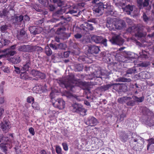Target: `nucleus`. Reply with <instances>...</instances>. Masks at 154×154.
Here are the masks:
<instances>
[{"label":"nucleus","instance_id":"nucleus-1","mask_svg":"<svg viewBox=\"0 0 154 154\" xmlns=\"http://www.w3.org/2000/svg\"><path fill=\"white\" fill-rule=\"evenodd\" d=\"M57 82L61 87L66 88L69 90L66 95L67 97L77 100V96L75 95L74 96L71 93L76 90L75 87L77 84V80L75 79L74 76L73 74L69 75L65 79L58 80Z\"/></svg>","mask_w":154,"mask_h":154},{"label":"nucleus","instance_id":"nucleus-2","mask_svg":"<svg viewBox=\"0 0 154 154\" xmlns=\"http://www.w3.org/2000/svg\"><path fill=\"white\" fill-rule=\"evenodd\" d=\"M125 23L123 20H117L114 18L108 17L107 19L106 26L110 30L122 29L125 27Z\"/></svg>","mask_w":154,"mask_h":154},{"label":"nucleus","instance_id":"nucleus-3","mask_svg":"<svg viewBox=\"0 0 154 154\" xmlns=\"http://www.w3.org/2000/svg\"><path fill=\"white\" fill-rule=\"evenodd\" d=\"M131 136L129 141L130 146L134 150L136 151H141L143 147L141 141L142 138L133 133H131Z\"/></svg>","mask_w":154,"mask_h":154},{"label":"nucleus","instance_id":"nucleus-4","mask_svg":"<svg viewBox=\"0 0 154 154\" xmlns=\"http://www.w3.org/2000/svg\"><path fill=\"white\" fill-rule=\"evenodd\" d=\"M109 2H99L97 5H95L92 8L93 13L96 16H99L101 15L103 13L104 9H106L109 6Z\"/></svg>","mask_w":154,"mask_h":154},{"label":"nucleus","instance_id":"nucleus-5","mask_svg":"<svg viewBox=\"0 0 154 154\" xmlns=\"http://www.w3.org/2000/svg\"><path fill=\"white\" fill-rule=\"evenodd\" d=\"M64 23V22L61 21L54 26L55 27H57L62 25V26L57 29V33L58 34H62V35L63 36V38L64 39L68 38L70 35V33H66L64 32L66 30V28L64 26L65 25Z\"/></svg>","mask_w":154,"mask_h":154},{"label":"nucleus","instance_id":"nucleus-6","mask_svg":"<svg viewBox=\"0 0 154 154\" xmlns=\"http://www.w3.org/2000/svg\"><path fill=\"white\" fill-rule=\"evenodd\" d=\"M11 128L10 121L7 117H4L0 123V130H2L4 133H6L9 131Z\"/></svg>","mask_w":154,"mask_h":154},{"label":"nucleus","instance_id":"nucleus-7","mask_svg":"<svg viewBox=\"0 0 154 154\" xmlns=\"http://www.w3.org/2000/svg\"><path fill=\"white\" fill-rule=\"evenodd\" d=\"M16 46V45H13L11 47V49H6L3 50V51L4 52V54L1 55L0 56V57H8L9 56H13L16 54L17 53L16 52L12 50L15 49Z\"/></svg>","mask_w":154,"mask_h":154},{"label":"nucleus","instance_id":"nucleus-8","mask_svg":"<svg viewBox=\"0 0 154 154\" xmlns=\"http://www.w3.org/2000/svg\"><path fill=\"white\" fill-rule=\"evenodd\" d=\"M18 51L22 52H31L35 50V48L33 46L29 45H22L17 47Z\"/></svg>","mask_w":154,"mask_h":154},{"label":"nucleus","instance_id":"nucleus-9","mask_svg":"<svg viewBox=\"0 0 154 154\" xmlns=\"http://www.w3.org/2000/svg\"><path fill=\"white\" fill-rule=\"evenodd\" d=\"M79 28L81 29L84 31L85 33V35L88 31H92L94 29L92 24L87 22H84L83 23L80 25Z\"/></svg>","mask_w":154,"mask_h":154},{"label":"nucleus","instance_id":"nucleus-10","mask_svg":"<svg viewBox=\"0 0 154 154\" xmlns=\"http://www.w3.org/2000/svg\"><path fill=\"white\" fill-rule=\"evenodd\" d=\"M110 41L112 44L120 45L124 42L123 39L119 35H117L112 37L110 40Z\"/></svg>","mask_w":154,"mask_h":154},{"label":"nucleus","instance_id":"nucleus-11","mask_svg":"<svg viewBox=\"0 0 154 154\" xmlns=\"http://www.w3.org/2000/svg\"><path fill=\"white\" fill-rule=\"evenodd\" d=\"M53 105L55 107L60 109H63L65 107V102L61 99H58L55 102L53 103Z\"/></svg>","mask_w":154,"mask_h":154},{"label":"nucleus","instance_id":"nucleus-12","mask_svg":"<svg viewBox=\"0 0 154 154\" xmlns=\"http://www.w3.org/2000/svg\"><path fill=\"white\" fill-rule=\"evenodd\" d=\"M97 122V120L96 118L92 116H90L87 118L85 123L89 126H92L96 125Z\"/></svg>","mask_w":154,"mask_h":154},{"label":"nucleus","instance_id":"nucleus-13","mask_svg":"<svg viewBox=\"0 0 154 154\" xmlns=\"http://www.w3.org/2000/svg\"><path fill=\"white\" fill-rule=\"evenodd\" d=\"M142 112L143 115L146 116L148 119H151L154 117V113L147 108H143L142 109Z\"/></svg>","mask_w":154,"mask_h":154},{"label":"nucleus","instance_id":"nucleus-14","mask_svg":"<svg viewBox=\"0 0 154 154\" xmlns=\"http://www.w3.org/2000/svg\"><path fill=\"white\" fill-rule=\"evenodd\" d=\"M148 143L147 150L149 153H152L154 152V139L151 138L148 140Z\"/></svg>","mask_w":154,"mask_h":154},{"label":"nucleus","instance_id":"nucleus-15","mask_svg":"<svg viewBox=\"0 0 154 154\" xmlns=\"http://www.w3.org/2000/svg\"><path fill=\"white\" fill-rule=\"evenodd\" d=\"M135 29L137 32L135 34V36L138 38H141L145 36V35L143 32V28L142 26H138L136 27Z\"/></svg>","mask_w":154,"mask_h":154},{"label":"nucleus","instance_id":"nucleus-16","mask_svg":"<svg viewBox=\"0 0 154 154\" xmlns=\"http://www.w3.org/2000/svg\"><path fill=\"white\" fill-rule=\"evenodd\" d=\"M100 50L99 48L94 45H92L88 46V51L91 54H97L99 51Z\"/></svg>","mask_w":154,"mask_h":154},{"label":"nucleus","instance_id":"nucleus-17","mask_svg":"<svg viewBox=\"0 0 154 154\" xmlns=\"http://www.w3.org/2000/svg\"><path fill=\"white\" fill-rule=\"evenodd\" d=\"M29 30L31 33L33 35H36L40 33L42 29L39 27H36L35 26H31L29 28Z\"/></svg>","mask_w":154,"mask_h":154},{"label":"nucleus","instance_id":"nucleus-18","mask_svg":"<svg viewBox=\"0 0 154 154\" xmlns=\"http://www.w3.org/2000/svg\"><path fill=\"white\" fill-rule=\"evenodd\" d=\"M131 133H133L129 131H128L127 133L125 132L122 133V134L120 136L121 140L123 142H125L127 140L129 137V134L131 135Z\"/></svg>","mask_w":154,"mask_h":154},{"label":"nucleus","instance_id":"nucleus-19","mask_svg":"<svg viewBox=\"0 0 154 154\" xmlns=\"http://www.w3.org/2000/svg\"><path fill=\"white\" fill-rule=\"evenodd\" d=\"M132 98L130 97H123L119 98L118 99V102L120 104H123L126 103L128 100H132Z\"/></svg>","mask_w":154,"mask_h":154},{"label":"nucleus","instance_id":"nucleus-20","mask_svg":"<svg viewBox=\"0 0 154 154\" xmlns=\"http://www.w3.org/2000/svg\"><path fill=\"white\" fill-rule=\"evenodd\" d=\"M26 71H24V72H21L20 75V78L25 80H31L32 78L29 76L28 73Z\"/></svg>","mask_w":154,"mask_h":154},{"label":"nucleus","instance_id":"nucleus-21","mask_svg":"<svg viewBox=\"0 0 154 154\" xmlns=\"http://www.w3.org/2000/svg\"><path fill=\"white\" fill-rule=\"evenodd\" d=\"M122 9L124 11L126 12L128 14H130L131 12L133 10V7L132 5H127L125 8H123Z\"/></svg>","mask_w":154,"mask_h":154},{"label":"nucleus","instance_id":"nucleus-22","mask_svg":"<svg viewBox=\"0 0 154 154\" xmlns=\"http://www.w3.org/2000/svg\"><path fill=\"white\" fill-rule=\"evenodd\" d=\"M24 17L22 15H20L19 16H16L15 18V21L14 23L15 25H20L21 22L23 20Z\"/></svg>","mask_w":154,"mask_h":154},{"label":"nucleus","instance_id":"nucleus-23","mask_svg":"<svg viewBox=\"0 0 154 154\" xmlns=\"http://www.w3.org/2000/svg\"><path fill=\"white\" fill-rule=\"evenodd\" d=\"M78 104V113L82 116L85 115L87 111L82 106L80 107Z\"/></svg>","mask_w":154,"mask_h":154},{"label":"nucleus","instance_id":"nucleus-24","mask_svg":"<svg viewBox=\"0 0 154 154\" xmlns=\"http://www.w3.org/2000/svg\"><path fill=\"white\" fill-rule=\"evenodd\" d=\"M31 66V62L29 60H27L25 63L23 65V66L21 67L23 71H28Z\"/></svg>","mask_w":154,"mask_h":154},{"label":"nucleus","instance_id":"nucleus-25","mask_svg":"<svg viewBox=\"0 0 154 154\" xmlns=\"http://www.w3.org/2000/svg\"><path fill=\"white\" fill-rule=\"evenodd\" d=\"M25 32L24 30H21L17 35V39L19 40H22L25 37Z\"/></svg>","mask_w":154,"mask_h":154},{"label":"nucleus","instance_id":"nucleus-26","mask_svg":"<svg viewBox=\"0 0 154 154\" xmlns=\"http://www.w3.org/2000/svg\"><path fill=\"white\" fill-rule=\"evenodd\" d=\"M102 37L101 36L94 35L91 37L92 41L97 43H100L101 41Z\"/></svg>","mask_w":154,"mask_h":154},{"label":"nucleus","instance_id":"nucleus-27","mask_svg":"<svg viewBox=\"0 0 154 154\" xmlns=\"http://www.w3.org/2000/svg\"><path fill=\"white\" fill-rule=\"evenodd\" d=\"M45 52L48 56H50L52 54V51L48 45L45 46Z\"/></svg>","mask_w":154,"mask_h":154},{"label":"nucleus","instance_id":"nucleus-28","mask_svg":"<svg viewBox=\"0 0 154 154\" xmlns=\"http://www.w3.org/2000/svg\"><path fill=\"white\" fill-rule=\"evenodd\" d=\"M11 60L14 64H17L20 62L21 59L19 56H15L12 58Z\"/></svg>","mask_w":154,"mask_h":154},{"label":"nucleus","instance_id":"nucleus-29","mask_svg":"<svg viewBox=\"0 0 154 154\" xmlns=\"http://www.w3.org/2000/svg\"><path fill=\"white\" fill-rule=\"evenodd\" d=\"M146 124L149 127H151L154 126V120L150 119H147L146 121Z\"/></svg>","mask_w":154,"mask_h":154},{"label":"nucleus","instance_id":"nucleus-30","mask_svg":"<svg viewBox=\"0 0 154 154\" xmlns=\"http://www.w3.org/2000/svg\"><path fill=\"white\" fill-rule=\"evenodd\" d=\"M132 97L134 99V100L137 102H142L144 100V97H138L136 96H133Z\"/></svg>","mask_w":154,"mask_h":154},{"label":"nucleus","instance_id":"nucleus-31","mask_svg":"<svg viewBox=\"0 0 154 154\" xmlns=\"http://www.w3.org/2000/svg\"><path fill=\"white\" fill-rule=\"evenodd\" d=\"M53 2L57 4V6L59 7H62L64 5V3L61 0H53Z\"/></svg>","mask_w":154,"mask_h":154},{"label":"nucleus","instance_id":"nucleus-32","mask_svg":"<svg viewBox=\"0 0 154 154\" xmlns=\"http://www.w3.org/2000/svg\"><path fill=\"white\" fill-rule=\"evenodd\" d=\"M55 147L56 152L57 154H63L62 149L59 146L57 145Z\"/></svg>","mask_w":154,"mask_h":154},{"label":"nucleus","instance_id":"nucleus-33","mask_svg":"<svg viewBox=\"0 0 154 154\" xmlns=\"http://www.w3.org/2000/svg\"><path fill=\"white\" fill-rule=\"evenodd\" d=\"M136 71V70L134 68L129 69L126 71V75L134 73Z\"/></svg>","mask_w":154,"mask_h":154},{"label":"nucleus","instance_id":"nucleus-34","mask_svg":"<svg viewBox=\"0 0 154 154\" xmlns=\"http://www.w3.org/2000/svg\"><path fill=\"white\" fill-rule=\"evenodd\" d=\"M140 56L141 57L146 59L148 58L147 56V53L145 51L142 50L141 54H140Z\"/></svg>","mask_w":154,"mask_h":154},{"label":"nucleus","instance_id":"nucleus-35","mask_svg":"<svg viewBox=\"0 0 154 154\" xmlns=\"http://www.w3.org/2000/svg\"><path fill=\"white\" fill-rule=\"evenodd\" d=\"M1 140L3 142V143H6L7 144L10 143V140L8 137H3Z\"/></svg>","mask_w":154,"mask_h":154},{"label":"nucleus","instance_id":"nucleus-36","mask_svg":"<svg viewBox=\"0 0 154 154\" xmlns=\"http://www.w3.org/2000/svg\"><path fill=\"white\" fill-rule=\"evenodd\" d=\"M10 42V40L6 39H2L0 41V43L5 46L8 45Z\"/></svg>","mask_w":154,"mask_h":154},{"label":"nucleus","instance_id":"nucleus-37","mask_svg":"<svg viewBox=\"0 0 154 154\" xmlns=\"http://www.w3.org/2000/svg\"><path fill=\"white\" fill-rule=\"evenodd\" d=\"M39 72V71L35 70L34 69L32 70L30 72V74L33 76L37 78L38 74Z\"/></svg>","mask_w":154,"mask_h":154},{"label":"nucleus","instance_id":"nucleus-38","mask_svg":"<svg viewBox=\"0 0 154 154\" xmlns=\"http://www.w3.org/2000/svg\"><path fill=\"white\" fill-rule=\"evenodd\" d=\"M32 106L35 110H38L39 109V106L37 102H33L32 103Z\"/></svg>","mask_w":154,"mask_h":154},{"label":"nucleus","instance_id":"nucleus-39","mask_svg":"<svg viewBox=\"0 0 154 154\" xmlns=\"http://www.w3.org/2000/svg\"><path fill=\"white\" fill-rule=\"evenodd\" d=\"M58 49H64L66 48V45L65 44L60 43L57 44Z\"/></svg>","mask_w":154,"mask_h":154},{"label":"nucleus","instance_id":"nucleus-40","mask_svg":"<svg viewBox=\"0 0 154 154\" xmlns=\"http://www.w3.org/2000/svg\"><path fill=\"white\" fill-rule=\"evenodd\" d=\"M71 109L73 112H76L77 111V104L75 103L72 104Z\"/></svg>","mask_w":154,"mask_h":154},{"label":"nucleus","instance_id":"nucleus-41","mask_svg":"<svg viewBox=\"0 0 154 154\" xmlns=\"http://www.w3.org/2000/svg\"><path fill=\"white\" fill-rule=\"evenodd\" d=\"M126 104L127 106H133L135 104V102L131 100H128Z\"/></svg>","mask_w":154,"mask_h":154},{"label":"nucleus","instance_id":"nucleus-42","mask_svg":"<svg viewBox=\"0 0 154 154\" xmlns=\"http://www.w3.org/2000/svg\"><path fill=\"white\" fill-rule=\"evenodd\" d=\"M112 85V84H109L106 85H103L101 86L102 88L104 91H106L108 90L110 87Z\"/></svg>","mask_w":154,"mask_h":154},{"label":"nucleus","instance_id":"nucleus-43","mask_svg":"<svg viewBox=\"0 0 154 154\" xmlns=\"http://www.w3.org/2000/svg\"><path fill=\"white\" fill-rule=\"evenodd\" d=\"M14 68L15 69V71L16 72V73L18 74H19L20 73H21V72H22V71H23V69H22V67L21 68H20L19 67L14 66Z\"/></svg>","mask_w":154,"mask_h":154},{"label":"nucleus","instance_id":"nucleus-44","mask_svg":"<svg viewBox=\"0 0 154 154\" xmlns=\"http://www.w3.org/2000/svg\"><path fill=\"white\" fill-rule=\"evenodd\" d=\"M8 26L6 25L2 26L0 27V30L2 32H5L7 30Z\"/></svg>","mask_w":154,"mask_h":154},{"label":"nucleus","instance_id":"nucleus-45","mask_svg":"<svg viewBox=\"0 0 154 154\" xmlns=\"http://www.w3.org/2000/svg\"><path fill=\"white\" fill-rule=\"evenodd\" d=\"M80 83V84L81 85H82V86L85 87V89H86L88 91L89 90V88L88 87V84L86 82H82Z\"/></svg>","mask_w":154,"mask_h":154},{"label":"nucleus","instance_id":"nucleus-46","mask_svg":"<svg viewBox=\"0 0 154 154\" xmlns=\"http://www.w3.org/2000/svg\"><path fill=\"white\" fill-rule=\"evenodd\" d=\"M45 75L44 73L39 71L37 78L43 79L45 78Z\"/></svg>","mask_w":154,"mask_h":154},{"label":"nucleus","instance_id":"nucleus-47","mask_svg":"<svg viewBox=\"0 0 154 154\" xmlns=\"http://www.w3.org/2000/svg\"><path fill=\"white\" fill-rule=\"evenodd\" d=\"M34 101V98L32 96H29L27 98V101L28 103H31L32 102L33 103Z\"/></svg>","mask_w":154,"mask_h":154},{"label":"nucleus","instance_id":"nucleus-48","mask_svg":"<svg viewBox=\"0 0 154 154\" xmlns=\"http://www.w3.org/2000/svg\"><path fill=\"white\" fill-rule=\"evenodd\" d=\"M105 150L107 152H106L107 154H115L113 151L108 147L106 148Z\"/></svg>","mask_w":154,"mask_h":154},{"label":"nucleus","instance_id":"nucleus-49","mask_svg":"<svg viewBox=\"0 0 154 154\" xmlns=\"http://www.w3.org/2000/svg\"><path fill=\"white\" fill-rule=\"evenodd\" d=\"M107 40L106 38H102L101 41L100 42V43H101V44L103 45L105 47H107Z\"/></svg>","mask_w":154,"mask_h":154},{"label":"nucleus","instance_id":"nucleus-50","mask_svg":"<svg viewBox=\"0 0 154 154\" xmlns=\"http://www.w3.org/2000/svg\"><path fill=\"white\" fill-rule=\"evenodd\" d=\"M149 0H144V2H142V6L143 7H146L149 5Z\"/></svg>","mask_w":154,"mask_h":154},{"label":"nucleus","instance_id":"nucleus-51","mask_svg":"<svg viewBox=\"0 0 154 154\" xmlns=\"http://www.w3.org/2000/svg\"><path fill=\"white\" fill-rule=\"evenodd\" d=\"M1 69L5 72L8 73L10 72V69L8 67H1Z\"/></svg>","mask_w":154,"mask_h":154},{"label":"nucleus","instance_id":"nucleus-52","mask_svg":"<svg viewBox=\"0 0 154 154\" xmlns=\"http://www.w3.org/2000/svg\"><path fill=\"white\" fill-rule=\"evenodd\" d=\"M120 81L123 82H130L131 80L129 79H126L124 78H121L120 79Z\"/></svg>","mask_w":154,"mask_h":154},{"label":"nucleus","instance_id":"nucleus-53","mask_svg":"<svg viewBox=\"0 0 154 154\" xmlns=\"http://www.w3.org/2000/svg\"><path fill=\"white\" fill-rule=\"evenodd\" d=\"M62 145L63 149L65 151H67L68 150V147L66 143H62Z\"/></svg>","mask_w":154,"mask_h":154},{"label":"nucleus","instance_id":"nucleus-54","mask_svg":"<svg viewBox=\"0 0 154 154\" xmlns=\"http://www.w3.org/2000/svg\"><path fill=\"white\" fill-rule=\"evenodd\" d=\"M63 6V8H62V9L59 10L57 11V14H62L65 12V10L64 7Z\"/></svg>","mask_w":154,"mask_h":154},{"label":"nucleus","instance_id":"nucleus-55","mask_svg":"<svg viewBox=\"0 0 154 154\" xmlns=\"http://www.w3.org/2000/svg\"><path fill=\"white\" fill-rule=\"evenodd\" d=\"M7 14V12L5 10H3L2 13L0 11V17H2L3 16H6Z\"/></svg>","mask_w":154,"mask_h":154},{"label":"nucleus","instance_id":"nucleus-56","mask_svg":"<svg viewBox=\"0 0 154 154\" xmlns=\"http://www.w3.org/2000/svg\"><path fill=\"white\" fill-rule=\"evenodd\" d=\"M49 46L50 47H51L53 49H54V50H56L58 49V47H57V45H56L54 44L51 43L49 44Z\"/></svg>","mask_w":154,"mask_h":154},{"label":"nucleus","instance_id":"nucleus-57","mask_svg":"<svg viewBox=\"0 0 154 154\" xmlns=\"http://www.w3.org/2000/svg\"><path fill=\"white\" fill-rule=\"evenodd\" d=\"M32 7L36 11H40V9L39 8L38 6L37 5H32Z\"/></svg>","mask_w":154,"mask_h":154},{"label":"nucleus","instance_id":"nucleus-58","mask_svg":"<svg viewBox=\"0 0 154 154\" xmlns=\"http://www.w3.org/2000/svg\"><path fill=\"white\" fill-rule=\"evenodd\" d=\"M143 20L145 22H147L149 20V18L146 15V14L144 13H143Z\"/></svg>","mask_w":154,"mask_h":154},{"label":"nucleus","instance_id":"nucleus-59","mask_svg":"<svg viewBox=\"0 0 154 154\" xmlns=\"http://www.w3.org/2000/svg\"><path fill=\"white\" fill-rule=\"evenodd\" d=\"M4 108L2 107H1L0 108V119H1L2 118V115L4 113Z\"/></svg>","mask_w":154,"mask_h":154},{"label":"nucleus","instance_id":"nucleus-60","mask_svg":"<svg viewBox=\"0 0 154 154\" xmlns=\"http://www.w3.org/2000/svg\"><path fill=\"white\" fill-rule=\"evenodd\" d=\"M29 131L30 134H32V135H34L35 134V133L33 128L32 127L30 128L29 129Z\"/></svg>","mask_w":154,"mask_h":154},{"label":"nucleus","instance_id":"nucleus-61","mask_svg":"<svg viewBox=\"0 0 154 154\" xmlns=\"http://www.w3.org/2000/svg\"><path fill=\"white\" fill-rule=\"evenodd\" d=\"M83 65L81 64H78V71H81L83 69Z\"/></svg>","mask_w":154,"mask_h":154},{"label":"nucleus","instance_id":"nucleus-62","mask_svg":"<svg viewBox=\"0 0 154 154\" xmlns=\"http://www.w3.org/2000/svg\"><path fill=\"white\" fill-rule=\"evenodd\" d=\"M140 66L142 67H146L148 66V63L146 62H142L140 63Z\"/></svg>","mask_w":154,"mask_h":154},{"label":"nucleus","instance_id":"nucleus-63","mask_svg":"<svg viewBox=\"0 0 154 154\" xmlns=\"http://www.w3.org/2000/svg\"><path fill=\"white\" fill-rule=\"evenodd\" d=\"M55 96V93L53 91H51L50 94V97L51 99H54Z\"/></svg>","mask_w":154,"mask_h":154},{"label":"nucleus","instance_id":"nucleus-64","mask_svg":"<svg viewBox=\"0 0 154 154\" xmlns=\"http://www.w3.org/2000/svg\"><path fill=\"white\" fill-rule=\"evenodd\" d=\"M69 55V51H66L64 52L63 56L64 57L67 58Z\"/></svg>","mask_w":154,"mask_h":154}]
</instances>
